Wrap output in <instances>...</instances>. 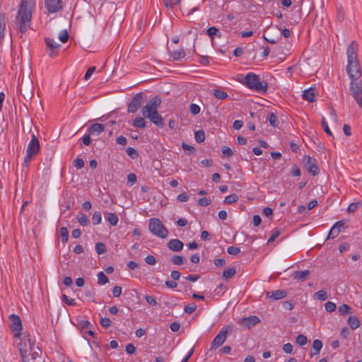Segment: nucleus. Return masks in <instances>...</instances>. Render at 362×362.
I'll return each instance as SVG.
<instances>
[{"instance_id":"obj_1","label":"nucleus","mask_w":362,"mask_h":362,"mask_svg":"<svg viewBox=\"0 0 362 362\" xmlns=\"http://www.w3.org/2000/svg\"><path fill=\"white\" fill-rule=\"evenodd\" d=\"M346 72L351 79L350 92L358 105L362 108V80L357 81L361 76V66L358 59L357 45L352 42L347 47Z\"/></svg>"},{"instance_id":"obj_2","label":"nucleus","mask_w":362,"mask_h":362,"mask_svg":"<svg viewBox=\"0 0 362 362\" xmlns=\"http://www.w3.org/2000/svg\"><path fill=\"white\" fill-rule=\"evenodd\" d=\"M35 4L34 0H22L16 21L19 24L21 33H25L30 28L32 19V8Z\"/></svg>"},{"instance_id":"obj_3","label":"nucleus","mask_w":362,"mask_h":362,"mask_svg":"<svg viewBox=\"0 0 362 362\" xmlns=\"http://www.w3.org/2000/svg\"><path fill=\"white\" fill-rule=\"evenodd\" d=\"M240 82L259 93L264 94L267 91V83L264 81H261L259 76L252 72L247 74Z\"/></svg>"},{"instance_id":"obj_4","label":"nucleus","mask_w":362,"mask_h":362,"mask_svg":"<svg viewBox=\"0 0 362 362\" xmlns=\"http://www.w3.org/2000/svg\"><path fill=\"white\" fill-rule=\"evenodd\" d=\"M148 229L152 234L161 238H165L168 235V230L157 218H150Z\"/></svg>"},{"instance_id":"obj_5","label":"nucleus","mask_w":362,"mask_h":362,"mask_svg":"<svg viewBox=\"0 0 362 362\" xmlns=\"http://www.w3.org/2000/svg\"><path fill=\"white\" fill-rule=\"evenodd\" d=\"M231 326L228 325L223 327L212 341L211 350L216 349L218 347L221 346L225 342L228 332L231 331Z\"/></svg>"},{"instance_id":"obj_6","label":"nucleus","mask_w":362,"mask_h":362,"mask_svg":"<svg viewBox=\"0 0 362 362\" xmlns=\"http://www.w3.org/2000/svg\"><path fill=\"white\" fill-rule=\"evenodd\" d=\"M146 97V95L143 92L136 93L128 105V112L131 113L136 112L141 107Z\"/></svg>"},{"instance_id":"obj_7","label":"nucleus","mask_w":362,"mask_h":362,"mask_svg":"<svg viewBox=\"0 0 362 362\" xmlns=\"http://www.w3.org/2000/svg\"><path fill=\"white\" fill-rule=\"evenodd\" d=\"M11 322L10 327L14 332V337L19 338L21 335L22 322L20 317L17 315H11L9 317Z\"/></svg>"},{"instance_id":"obj_8","label":"nucleus","mask_w":362,"mask_h":362,"mask_svg":"<svg viewBox=\"0 0 362 362\" xmlns=\"http://www.w3.org/2000/svg\"><path fill=\"white\" fill-rule=\"evenodd\" d=\"M303 163L307 170L313 175H316L319 173L320 170L316 164V160L310 156H305L303 158Z\"/></svg>"},{"instance_id":"obj_9","label":"nucleus","mask_w":362,"mask_h":362,"mask_svg":"<svg viewBox=\"0 0 362 362\" xmlns=\"http://www.w3.org/2000/svg\"><path fill=\"white\" fill-rule=\"evenodd\" d=\"M259 322L260 320L259 319L258 317L255 315H250L247 317H243L240 319L239 321V324L241 326L245 327L247 329H250V327L255 326Z\"/></svg>"},{"instance_id":"obj_10","label":"nucleus","mask_w":362,"mask_h":362,"mask_svg":"<svg viewBox=\"0 0 362 362\" xmlns=\"http://www.w3.org/2000/svg\"><path fill=\"white\" fill-rule=\"evenodd\" d=\"M40 151V144L37 136L33 134L32 139L28 145L26 153H29V155H36Z\"/></svg>"},{"instance_id":"obj_11","label":"nucleus","mask_w":362,"mask_h":362,"mask_svg":"<svg viewBox=\"0 0 362 362\" xmlns=\"http://www.w3.org/2000/svg\"><path fill=\"white\" fill-rule=\"evenodd\" d=\"M45 44L47 48L49 49L50 53L49 55L50 57H54L57 55L58 49L61 47V45L57 43L54 39L50 37H46L45 39Z\"/></svg>"},{"instance_id":"obj_12","label":"nucleus","mask_w":362,"mask_h":362,"mask_svg":"<svg viewBox=\"0 0 362 362\" xmlns=\"http://www.w3.org/2000/svg\"><path fill=\"white\" fill-rule=\"evenodd\" d=\"M45 6L49 13H56L62 8V1L45 0Z\"/></svg>"},{"instance_id":"obj_13","label":"nucleus","mask_w":362,"mask_h":362,"mask_svg":"<svg viewBox=\"0 0 362 362\" xmlns=\"http://www.w3.org/2000/svg\"><path fill=\"white\" fill-rule=\"evenodd\" d=\"M344 223L343 221H339L336 222L329 230L328 238H334L341 232L342 228H344Z\"/></svg>"},{"instance_id":"obj_14","label":"nucleus","mask_w":362,"mask_h":362,"mask_svg":"<svg viewBox=\"0 0 362 362\" xmlns=\"http://www.w3.org/2000/svg\"><path fill=\"white\" fill-rule=\"evenodd\" d=\"M146 118L159 128H163L165 125L162 116L158 113V112L151 115Z\"/></svg>"},{"instance_id":"obj_15","label":"nucleus","mask_w":362,"mask_h":362,"mask_svg":"<svg viewBox=\"0 0 362 362\" xmlns=\"http://www.w3.org/2000/svg\"><path fill=\"white\" fill-rule=\"evenodd\" d=\"M183 246V243L178 239H172L168 243V248L173 252H180Z\"/></svg>"},{"instance_id":"obj_16","label":"nucleus","mask_w":362,"mask_h":362,"mask_svg":"<svg viewBox=\"0 0 362 362\" xmlns=\"http://www.w3.org/2000/svg\"><path fill=\"white\" fill-rule=\"evenodd\" d=\"M310 274V272L309 270L304 271H294L292 274V277L293 279L305 281L308 279V276Z\"/></svg>"},{"instance_id":"obj_17","label":"nucleus","mask_w":362,"mask_h":362,"mask_svg":"<svg viewBox=\"0 0 362 362\" xmlns=\"http://www.w3.org/2000/svg\"><path fill=\"white\" fill-rule=\"evenodd\" d=\"M303 98L310 103L314 102L316 100V93L314 88H310L303 91Z\"/></svg>"},{"instance_id":"obj_18","label":"nucleus","mask_w":362,"mask_h":362,"mask_svg":"<svg viewBox=\"0 0 362 362\" xmlns=\"http://www.w3.org/2000/svg\"><path fill=\"white\" fill-rule=\"evenodd\" d=\"M267 298H271L273 300H280L287 296V292L284 290H276L272 292H267Z\"/></svg>"},{"instance_id":"obj_19","label":"nucleus","mask_w":362,"mask_h":362,"mask_svg":"<svg viewBox=\"0 0 362 362\" xmlns=\"http://www.w3.org/2000/svg\"><path fill=\"white\" fill-rule=\"evenodd\" d=\"M105 130V126L102 124L95 123L88 128V132L90 134L98 135Z\"/></svg>"},{"instance_id":"obj_20","label":"nucleus","mask_w":362,"mask_h":362,"mask_svg":"<svg viewBox=\"0 0 362 362\" xmlns=\"http://www.w3.org/2000/svg\"><path fill=\"white\" fill-rule=\"evenodd\" d=\"M322 342L320 339H315L313 342L310 356L319 354L320 350L322 348Z\"/></svg>"},{"instance_id":"obj_21","label":"nucleus","mask_w":362,"mask_h":362,"mask_svg":"<svg viewBox=\"0 0 362 362\" xmlns=\"http://www.w3.org/2000/svg\"><path fill=\"white\" fill-rule=\"evenodd\" d=\"M206 34L211 37V41L213 42L214 37H221V33L220 30L216 27H210L206 30Z\"/></svg>"},{"instance_id":"obj_22","label":"nucleus","mask_w":362,"mask_h":362,"mask_svg":"<svg viewBox=\"0 0 362 362\" xmlns=\"http://www.w3.org/2000/svg\"><path fill=\"white\" fill-rule=\"evenodd\" d=\"M348 325L352 329H356L360 326V321L356 316L352 315L348 319Z\"/></svg>"},{"instance_id":"obj_23","label":"nucleus","mask_w":362,"mask_h":362,"mask_svg":"<svg viewBox=\"0 0 362 362\" xmlns=\"http://www.w3.org/2000/svg\"><path fill=\"white\" fill-rule=\"evenodd\" d=\"M158 112L157 110L153 108L151 105H149L148 103L143 107L142 108V115L144 118L150 116L151 115Z\"/></svg>"},{"instance_id":"obj_24","label":"nucleus","mask_w":362,"mask_h":362,"mask_svg":"<svg viewBox=\"0 0 362 362\" xmlns=\"http://www.w3.org/2000/svg\"><path fill=\"white\" fill-rule=\"evenodd\" d=\"M133 126L135 127L144 129L146 127V122L144 119V117H136L132 123Z\"/></svg>"},{"instance_id":"obj_25","label":"nucleus","mask_w":362,"mask_h":362,"mask_svg":"<svg viewBox=\"0 0 362 362\" xmlns=\"http://www.w3.org/2000/svg\"><path fill=\"white\" fill-rule=\"evenodd\" d=\"M147 103L149 105H151L153 108L157 110V108L161 104V99L158 95H157V96L152 98Z\"/></svg>"},{"instance_id":"obj_26","label":"nucleus","mask_w":362,"mask_h":362,"mask_svg":"<svg viewBox=\"0 0 362 362\" xmlns=\"http://www.w3.org/2000/svg\"><path fill=\"white\" fill-rule=\"evenodd\" d=\"M239 199V197L236 194H232L225 197L223 203L226 204H232L235 203Z\"/></svg>"},{"instance_id":"obj_27","label":"nucleus","mask_w":362,"mask_h":362,"mask_svg":"<svg viewBox=\"0 0 362 362\" xmlns=\"http://www.w3.org/2000/svg\"><path fill=\"white\" fill-rule=\"evenodd\" d=\"M214 95L219 100H224L228 98V93L221 89H214L213 90Z\"/></svg>"},{"instance_id":"obj_28","label":"nucleus","mask_w":362,"mask_h":362,"mask_svg":"<svg viewBox=\"0 0 362 362\" xmlns=\"http://www.w3.org/2000/svg\"><path fill=\"white\" fill-rule=\"evenodd\" d=\"M338 311L340 313V315H345L352 313L351 308L347 304H343L342 305L339 306Z\"/></svg>"},{"instance_id":"obj_29","label":"nucleus","mask_w":362,"mask_h":362,"mask_svg":"<svg viewBox=\"0 0 362 362\" xmlns=\"http://www.w3.org/2000/svg\"><path fill=\"white\" fill-rule=\"evenodd\" d=\"M185 56V52L183 49L171 52V57H173V60H180L184 58Z\"/></svg>"},{"instance_id":"obj_30","label":"nucleus","mask_w":362,"mask_h":362,"mask_svg":"<svg viewBox=\"0 0 362 362\" xmlns=\"http://www.w3.org/2000/svg\"><path fill=\"white\" fill-rule=\"evenodd\" d=\"M171 262L176 265H182L186 262V259L180 255H173L171 258Z\"/></svg>"},{"instance_id":"obj_31","label":"nucleus","mask_w":362,"mask_h":362,"mask_svg":"<svg viewBox=\"0 0 362 362\" xmlns=\"http://www.w3.org/2000/svg\"><path fill=\"white\" fill-rule=\"evenodd\" d=\"M268 120L269 122L270 125L272 126L273 127H278L279 124V120L274 112H270L269 114Z\"/></svg>"},{"instance_id":"obj_32","label":"nucleus","mask_w":362,"mask_h":362,"mask_svg":"<svg viewBox=\"0 0 362 362\" xmlns=\"http://www.w3.org/2000/svg\"><path fill=\"white\" fill-rule=\"evenodd\" d=\"M107 221L111 226H116L118 223V217L115 213H109L107 214Z\"/></svg>"},{"instance_id":"obj_33","label":"nucleus","mask_w":362,"mask_h":362,"mask_svg":"<svg viewBox=\"0 0 362 362\" xmlns=\"http://www.w3.org/2000/svg\"><path fill=\"white\" fill-rule=\"evenodd\" d=\"M194 138L197 143L201 144L205 140V133L203 130L197 131L194 134Z\"/></svg>"},{"instance_id":"obj_34","label":"nucleus","mask_w":362,"mask_h":362,"mask_svg":"<svg viewBox=\"0 0 362 362\" xmlns=\"http://www.w3.org/2000/svg\"><path fill=\"white\" fill-rule=\"evenodd\" d=\"M109 282V279L107 276L103 272H100L98 274V283L100 285H104Z\"/></svg>"},{"instance_id":"obj_35","label":"nucleus","mask_w":362,"mask_h":362,"mask_svg":"<svg viewBox=\"0 0 362 362\" xmlns=\"http://www.w3.org/2000/svg\"><path fill=\"white\" fill-rule=\"evenodd\" d=\"M236 270L234 267L228 268L225 269L223 272V277L226 279H228L235 275Z\"/></svg>"},{"instance_id":"obj_36","label":"nucleus","mask_w":362,"mask_h":362,"mask_svg":"<svg viewBox=\"0 0 362 362\" xmlns=\"http://www.w3.org/2000/svg\"><path fill=\"white\" fill-rule=\"evenodd\" d=\"M6 27L5 16L0 13V40L4 37V32Z\"/></svg>"},{"instance_id":"obj_37","label":"nucleus","mask_w":362,"mask_h":362,"mask_svg":"<svg viewBox=\"0 0 362 362\" xmlns=\"http://www.w3.org/2000/svg\"><path fill=\"white\" fill-rule=\"evenodd\" d=\"M106 250V246L104 243L98 242L95 244V251L98 255L104 254Z\"/></svg>"},{"instance_id":"obj_38","label":"nucleus","mask_w":362,"mask_h":362,"mask_svg":"<svg viewBox=\"0 0 362 362\" xmlns=\"http://www.w3.org/2000/svg\"><path fill=\"white\" fill-rule=\"evenodd\" d=\"M102 216L100 211H95L92 216V221L94 225H98L101 223Z\"/></svg>"},{"instance_id":"obj_39","label":"nucleus","mask_w":362,"mask_h":362,"mask_svg":"<svg viewBox=\"0 0 362 362\" xmlns=\"http://www.w3.org/2000/svg\"><path fill=\"white\" fill-rule=\"evenodd\" d=\"M60 236L62 238V241L65 243L68 241L69 238V232L66 227H62L60 228Z\"/></svg>"},{"instance_id":"obj_40","label":"nucleus","mask_w":362,"mask_h":362,"mask_svg":"<svg viewBox=\"0 0 362 362\" xmlns=\"http://www.w3.org/2000/svg\"><path fill=\"white\" fill-rule=\"evenodd\" d=\"M127 155L132 159H136L139 157L138 151L132 147H128L126 150Z\"/></svg>"},{"instance_id":"obj_41","label":"nucleus","mask_w":362,"mask_h":362,"mask_svg":"<svg viewBox=\"0 0 362 362\" xmlns=\"http://www.w3.org/2000/svg\"><path fill=\"white\" fill-rule=\"evenodd\" d=\"M315 298L320 300H325L328 298V295L324 290H320L315 293Z\"/></svg>"},{"instance_id":"obj_42","label":"nucleus","mask_w":362,"mask_h":362,"mask_svg":"<svg viewBox=\"0 0 362 362\" xmlns=\"http://www.w3.org/2000/svg\"><path fill=\"white\" fill-rule=\"evenodd\" d=\"M62 301L69 306H75L76 305V301L73 298H69L66 295L63 294L62 296Z\"/></svg>"},{"instance_id":"obj_43","label":"nucleus","mask_w":362,"mask_h":362,"mask_svg":"<svg viewBox=\"0 0 362 362\" xmlns=\"http://www.w3.org/2000/svg\"><path fill=\"white\" fill-rule=\"evenodd\" d=\"M78 221L83 226H86L90 223L88 218L85 214H81V216H79L78 217Z\"/></svg>"},{"instance_id":"obj_44","label":"nucleus","mask_w":362,"mask_h":362,"mask_svg":"<svg viewBox=\"0 0 362 362\" xmlns=\"http://www.w3.org/2000/svg\"><path fill=\"white\" fill-rule=\"evenodd\" d=\"M296 343L300 346H304L307 344L308 339L303 334H298L296 339Z\"/></svg>"},{"instance_id":"obj_45","label":"nucleus","mask_w":362,"mask_h":362,"mask_svg":"<svg viewBox=\"0 0 362 362\" xmlns=\"http://www.w3.org/2000/svg\"><path fill=\"white\" fill-rule=\"evenodd\" d=\"M263 37L270 44H275L279 40L278 38L275 39L274 37L270 36V31L264 33Z\"/></svg>"},{"instance_id":"obj_46","label":"nucleus","mask_w":362,"mask_h":362,"mask_svg":"<svg viewBox=\"0 0 362 362\" xmlns=\"http://www.w3.org/2000/svg\"><path fill=\"white\" fill-rule=\"evenodd\" d=\"M59 39L63 43H65L68 41L69 34L66 30H63L60 32L59 35Z\"/></svg>"},{"instance_id":"obj_47","label":"nucleus","mask_w":362,"mask_h":362,"mask_svg":"<svg viewBox=\"0 0 362 362\" xmlns=\"http://www.w3.org/2000/svg\"><path fill=\"white\" fill-rule=\"evenodd\" d=\"M167 8H173L175 5L179 4L180 0H163Z\"/></svg>"},{"instance_id":"obj_48","label":"nucleus","mask_w":362,"mask_h":362,"mask_svg":"<svg viewBox=\"0 0 362 362\" xmlns=\"http://www.w3.org/2000/svg\"><path fill=\"white\" fill-rule=\"evenodd\" d=\"M197 309V305L195 303H191V304H187L185 306V308H184V310L185 313H188V314H191L193 312H194Z\"/></svg>"},{"instance_id":"obj_49","label":"nucleus","mask_w":362,"mask_h":362,"mask_svg":"<svg viewBox=\"0 0 362 362\" xmlns=\"http://www.w3.org/2000/svg\"><path fill=\"white\" fill-rule=\"evenodd\" d=\"M32 88H33L32 86L28 84V88H24V89H23V83H22L20 86V91L23 95L24 97L25 96V95L28 96L30 93H32Z\"/></svg>"},{"instance_id":"obj_50","label":"nucleus","mask_w":362,"mask_h":362,"mask_svg":"<svg viewBox=\"0 0 362 362\" xmlns=\"http://www.w3.org/2000/svg\"><path fill=\"white\" fill-rule=\"evenodd\" d=\"M325 308L327 312L332 313L335 310L337 306L334 303L328 301L325 303Z\"/></svg>"},{"instance_id":"obj_51","label":"nucleus","mask_w":362,"mask_h":362,"mask_svg":"<svg viewBox=\"0 0 362 362\" xmlns=\"http://www.w3.org/2000/svg\"><path fill=\"white\" fill-rule=\"evenodd\" d=\"M227 252L230 255H236L240 252V250L238 247L230 246L228 247Z\"/></svg>"},{"instance_id":"obj_52","label":"nucleus","mask_w":362,"mask_h":362,"mask_svg":"<svg viewBox=\"0 0 362 362\" xmlns=\"http://www.w3.org/2000/svg\"><path fill=\"white\" fill-rule=\"evenodd\" d=\"M337 19L339 22H342L344 20V13L343 11L341 6L337 8Z\"/></svg>"},{"instance_id":"obj_53","label":"nucleus","mask_w":362,"mask_h":362,"mask_svg":"<svg viewBox=\"0 0 362 362\" xmlns=\"http://www.w3.org/2000/svg\"><path fill=\"white\" fill-rule=\"evenodd\" d=\"M211 203V200L209 198H206V197L200 198L198 201V204L202 206H207L210 205Z\"/></svg>"},{"instance_id":"obj_54","label":"nucleus","mask_w":362,"mask_h":362,"mask_svg":"<svg viewBox=\"0 0 362 362\" xmlns=\"http://www.w3.org/2000/svg\"><path fill=\"white\" fill-rule=\"evenodd\" d=\"M100 324L105 328H108L111 325V320L107 317H101Z\"/></svg>"},{"instance_id":"obj_55","label":"nucleus","mask_w":362,"mask_h":362,"mask_svg":"<svg viewBox=\"0 0 362 362\" xmlns=\"http://www.w3.org/2000/svg\"><path fill=\"white\" fill-rule=\"evenodd\" d=\"M295 303L293 300H286L283 303V308L288 310L293 309Z\"/></svg>"},{"instance_id":"obj_56","label":"nucleus","mask_w":362,"mask_h":362,"mask_svg":"<svg viewBox=\"0 0 362 362\" xmlns=\"http://www.w3.org/2000/svg\"><path fill=\"white\" fill-rule=\"evenodd\" d=\"M281 234V231L279 229H275L273 232V234L271 235L269 239L268 240L267 244H269L274 242Z\"/></svg>"},{"instance_id":"obj_57","label":"nucleus","mask_w":362,"mask_h":362,"mask_svg":"<svg viewBox=\"0 0 362 362\" xmlns=\"http://www.w3.org/2000/svg\"><path fill=\"white\" fill-rule=\"evenodd\" d=\"M322 127L323 128V130L326 132V134H327L328 135H329L331 136H332V134L329 128L328 124L326 122L325 117H322Z\"/></svg>"},{"instance_id":"obj_58","label":"nucleus","mask_w":362,"mask_h":362,"mask_svg":"<svg viewBox=\"0 0 362 362\" xmlns=\"http://www.w3.org/2000/svg\"><path fill=\"white\" fill-rule=\"evenodd\" d=\"M190 112L192 115H196L199 113L200 107L198 105L192 103L189 107Z\"/></svg>"},{"instance_id":"obj_59","label":"nucleus","mask_w":362,"mask_h":362,"mask_svg":"<svg viewBox=\"0 0 362 362\" xmlns=\"http://www.w3.org/2000/svg\"><path fill=\"white\" fill-rule=\"evenodd\" d=\"M182 148L185 151H188L187 153H194L195 151V148L192 146H190L185 142H183L182 144Z\"/></svg>"},{"instance_id":"obj_60","label":"nucleus","mask_w":362,"mask_h":362,"mask_svg":"<svg viewBox=\"0 0 362 362\" xmlns=\"http://www.w3.org/2000/svg\"><path fill=\"white\" fill-rule=\"evenodd\" d=\"M222 153L226 157H228V158L232 156L233 154L232 149L226 146H224L222 148Z\"/></svg>"},{"instance_id":"obj_61","label":"nucleus","mask_w":362,"mask_h":362,"mask_svg":"<svg viewBox=\"0 0 362 362\" xmlns=\"http://www.w3.org/2000/svg\"><path fill=\"white\" fill-rule=\"evenodd\" d=\"M291 173L293 176L298 177L300 175L301 171L300 169L296 165H293L291 167Z\"/></svg>"},{"instance_id":"obj_62","label":"nucleus","mask_w":362,"mask_h":362,"mask_svg":"<svg viewBox=\"0 0 362 362\" xmlns=\"http://www.w3.org/2000/svg\"><path fill=\"white\" fill-rule=\"evenodd\" d=\"M74 165L77 168V169H81L82 168L83 166H84V162H83V160L82 158H77L76 159L74 160Z\"/></svg>"},{"instance_id":"obj_63","label":"nucleus","mask_w":362,"mask_h":362,"mask_svg":"<svg viewBox=\"0 0 362 362\" xmlns=\"http://www.w3.org/2000/svg\"><path fill=\"white\" fill-rule=\"evenodd\" d=\"M145 300L149 305H157L156 299L153 296H145Z\"/></svg>"},{"instance_id":"obj_64","label":"nucleus","mask_w":362,"mask_h":362,"mask_svg":"<svg viewBox=\"0 0 362 362\" xmlns=\"http://www.w3.org/2000/svg\"><path fill=\"white\" fill-rule=\"evenodd\" d=\"M145 262L149 265H154L156 263V258L151 255H148L145 257Z\"/></svg>"}]
</instances>
